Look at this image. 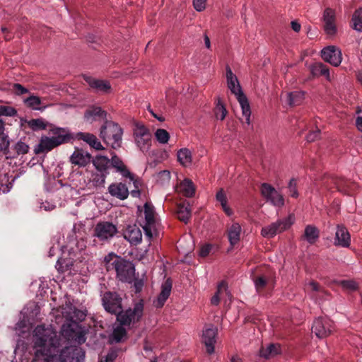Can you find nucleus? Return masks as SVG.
<instances>
[{
    "label": "nucleus",
    "instance_id": "f257e3e1",
    "mask_svg": "<svg viewBox=\"0 0 362 362\" xmlns=\"http://www.w3.org/2000/svg\"><path fill=\"white\" fill-rule=\"evenodd\" d=\"M35 346L40 348L35 355L41 362H83L84 350L78 346H67L61 349L59 354H54L59 344L55 333L38 325L34 329Z\"/></svg>",
    "mask_w": 362,
    "mask_h": 362
},
{
    "label": "nucleus",
    "instance_id": "f03ea898",
    "mask_svg": "<svg viewBox=\"0 0 362 362\" xmlns=\"http://www.w3.org/2000/svg\"><path fill=\"white\" fill-rule=\"evenodd\" d=\"M107 271L114 270L117 278L122 282H131L135 274L134 264L115 253H109L104 258Z\"/></svg>",
    "mask_w": 362,
    "mask_h": 362
},
{
    "label": "nucleus",
    "instance_id": "7ed1b4c3",
    "mask_svg": "<svg viewBox=\"0 0 362 362\" xmlns=\"http://www.w3.org/2000/svg\"><path fill=\"white\" fill-rule=\"evenodd\" d=\"M71 138L69 131L65 128L53 127L49 130V136H42L35 147L36 154L46 153L54 148L68 142Z\"/></svg>",
    "mask_w": 362,
    "mask_h": 362
},
{
    "label": "nucleus",
    "instance_id": "20e7f679",
    "mask_svg": "<svg viewBox=\"0 0 362 362\" xmlns=\"http://www.w3.org/2000/svg\"><path fill=\"white\" fill-rule=\"evenodd\" d=\"M227 86L230 92L236 96L242 110L245 122L250 124L251 110L247 98L244 94L237 76L233 73L229 66L226 67Z\"/></svg>",
    "mask_w": 362,
    "mask_h": 362
},
{
    "label": "nucleus",
    "instance_id": "39448f33",
    "mask_svg": "<svg viewBox=\"0 0 362 362\" xmlns=\"http://www.w3.org/2000/svg\"><path fill=\"white\" fill-rule=\"evenodd\" d=\"M122 128L112 121H105L101 127L100 136L112 148L120 147L122 136Z\"/></svg>",
    "mask_w": 362,
    "mask_h": 362
},
{
    "label": "nucleus",
    "instance_id": "423d86ee",
    "mask_svg": "<svg viewBox=\"0 0 362 362\" xmlns=\"http://www.w3.org/2000/svg\"><path fill=\"white\" fill-rule=\"evenodd\" d=\"M144 313V303L140 300L134 304L133 308L127 309L125 311L122 310L117 315V320L122 325L129 326L132 323L139 322Z\"/></svg>",
    "mask_w": 362,
    "mask_h": 362
},
{
    "label": "nucleus",
    "instance_id": "0eeeda50",
    "mask_svg": "<svg viewBox=\"0 0 362 362\" xmlns=\"http://www.w3.org/2000/svg\"><path fill=\"white\" fill-rule=\"evenodd\" d=\"M294 221V215L290 214L285 218L278 220L269 226L263 227L261 230V235L267 238H273L277 233L288 229L293 224Z\"/></svg>",
    "mask_w": 362,
    "mask_h": 362
},
{
    "label": "nucleus",
    "instance_id": "6e6552de",
    "mask_svg": "<svg viewBox=\"0 0 362 362\" xmlns=\"http://www.w3.org/2000/svg\"><path fill=\"white\" fill-rule=\"evenodd\" d=\"M134 137L136 146L143 152L149 150L151 146V134L142 123H136L134 128Z\"/></svg>",
    "mask_w": 362,
    "mask_h": 362
},
{
    "label": "nucleus",
    "instance_id": "1a4fd4ad",
    "mask_svg": "<svg viewBox=\"0 0 362 362\" xmlns=\"http://www.w3.org/2000/svg\"><path fill=\"white\" fill-rule=\"evenodd\" d=\"M145 221L142 224V228L145 235L151 241L156 232V223L155 218V210L153 206L146 202L144 206Z\"/></svg>",
    "mask_w": 362,
    "mask_h": 362
},
{
    "label": "nucleus",
    "instance_id": "9d476101",
    "mask_svg": "<svg viewBox=\"0 0 362 362\" xmlns=\"http://www.w3.org/2000/svg\"><path fill=\"white\" fill-rule=\"evenodd\" d=\"M261 194L267 202L277 207L284 205V199L281 193L268 183L261 185Z\"/></svg>",
    "mask_w": 362,
    "mask_h": 362
},
{
    "label": "nucleus",
    "instance_id": "9b49d317",
    "mask_svg": "<svg viewBox=\"0 0 362 362\" xmlns=\"http://www.w3.org/2000/svg\"><path fill=\"white\" fill-rule=\"evenodd\" d=\"M117 233V228L112 223L101 221L94 228V235L100 241H107Z\"/></svg>",
    "mask_w": 362,
    "mask_h": 362
},
{
    "label": "nucleus",
    "instance_id": "f8f14e48",
    "mask_svg": "<svg viewBox=\"0 0 362 362\" xmlns=\"http://www.w3.org/2000/svg\"><path fill=\"white\" fill-rule=\"evenodd\" d=\"M105 310L111 314H118L122 310V298L115 292H105L102 298Z\"/></svg>",
    "mask_w": 362,
    "mask_h": 362
},
{
    "label": "nucleus",
    "instance_id": "ddd939ff",
    "mask_svg": "<svg viewBox=\"0 0 362 362\" xmlns=\"http://www.w3.org/2000/svg\"><path fill=\"white\" fill-rule=\"evenodd\" d=\"M321 57L325 62L334 66H339L342 61L341 51L334 45L323 48L321 51Z\"/></svg>",
    "mask_w": 362,
    "mask_h": 362
},
{
    "label": "nucleus",
    "instance_id": "4468645a",
    "mask_svg": "<svg viewBox=\"0 0 362 362\" xmlns=\"http://www.w3.org/2000/svg\"><path fill=\"white\" fill-rule=\"evenodd\" d=\"M324 22V30L329 36H334L337 32L336 25V14L334 10L327 8L323 13L322 16Z\"/></svg>",
    "mask_w": 362,
    "mask_h": 362
},
{
    "label": "nucleus",
    "instance_id": "2eb2a0df",
    "mask_svg": "<svg viewBox=\"0 0 362 362\" xmlns=\"http://www.w3.org/2000/svg\"><path fill=\"white\" fill-rule=\"evenodd\" d=\"M332 332V322L329 319L317 318L312 327V332L318 338H325Z\"/></svg>",
    "mask_w": 362,
    "mask_h": 362
},
{
    "label": "nucleus",
    "instance_id": "dca6fc26",
    "mask_svg": "<svg viewBox=\"0 0 362 362\" xmlns=\"http://www.w3.org/2000/svg\"><path fill=\"white\" fill-rule=\"evenodd\" d=\"M217 329L214 327L206 328L203 330L202 342L206 347L208 354H211L214 351V344L216 341Z\"/></svg>",
    "mask_w": 362,
    "mask_h": 362
},
{
    "label": "nucleus",
    "instance_id": "f3484780",
    "mask_svg": "<svg viewBox=\"0 0 362 362\" xmlns=\"http://www.w3.org/2000/svg\"><path fill=\"white\" fill-rule=\"evenodd\" d=\"M91 155L82 149H76L70 157V162L78 167H86L90 163Z\"/></svg>",
    "mask_w": 362,
    "mask_h": 362
},
{
    "label": "nucleus",
    "instance_id": "a211bd4d",
    "mask_svg": "<svg viewBox=\"0 0 362 362\" xmlns=\"http://www.w3.org/2000/svg\"><path fill=\"white\" fill-rule=\"evenodd\" d=\"M111 165L123 177H129L131 180L134 181L135 187L138 188L137 180H134V175L129 171L122 160L115 154L112 155L111 158Z\"/></svg>",
    "mask_w": 362,
    "mask_h": 362
},
{
    "label": "nucleus",
    "instance_id": "6ab92c4d",
    "mask_svg": "<svg viewBox=\"0 0 362 362\" xmlns=\"http://www.w3.org/2000/svg\"><path fill=\"white\" fill-rule=\"evenodd\" d=\"M61 334L69 341H76L78 343L85 341V338L82 333L81 332L76 331L70 324L62 325Z\"/></svg>",
    "mask_w": 362,
    "mask_h": 362
},
{
    "label": "nucleus",
    "instance_id": "aec40b11",
    "mask_svg": "<svg viewBox=\"0 0 362 362\" xmlns=\"http://www.w3.org/2000/svg\"><path fill=\"white\" fill-rule=\"evenodd\" d=\"M124 238L132 245H138L142 240V233L136 225L128 226L124 232Z\"/></svg>",
    "mask_w": 362,
    "mask_h": 362
},
{
    "label": "nucleus",
    "instance_id": "412c9836",
    "mask_svg": "<svg viewBox=\"0 0 362 362\" xmlns=\"http://www.w3.org/2000/svg\"><path fill=\"white\" fill-rule=\"evenodd\" d=\"M350 243L351 238L348 230L344 226L338 225L334 239L335 245L348 247Z\"/></svg>",
    "mask_w": 362,
    "mask_h": 362
},
{
    "label": "nucleus",
    "instance_id": "4be33fe9",
    "mask_svg": "<svg viewBox=\"0 0 362 362\" xmlns=\"http://www.w3.org/2000/svg\"><path fill=\"white\" fill-rule=\"evenodd\" d=\"M108 192L112 197H117L120 200L126 199L129 194L128 187L122 182L111 184L108 187Z\"/></svg>",
    "mask_w": 362,
    "mask_h": 362
},
{
    "label": "nucleus",
    "instance_id": "5701e85b",
    "mask_svg": "<svg viewBox=\"0 0 362 362\" xmlns=\"http://www.w3.org/2000/svg\"><path fill=\"white\" fill-rule=\"evenodd\" d=\"M106 116L107 112L98 106L90 107L84 112V119L88 123H93L99 119H105Z\"/></svg>",
    "mask_w": 362,
    "mask_h": 362
},
{
    "label": "nucleus",
    "instance_id": "b1692460",
    "mask_svg": "<svg viewBox=\"0 0 362 362\" xmlns=\"http://www.w3.org/2000/svg\"><path fill=\"white\" fill-rule=\"evenodd\" d=\"M76 138L79 140H82L88 144L90 147L96 150L104 149L100 141L98 138L93 134L86 132H78L76 134Z\"/></svg>",
    "mask_w": 362,
    "mask_h": 362
},
{
    "label": "nucleus",
    "instance_id": "393cba45",
    "mask_svg": "<svg viewBox=\"0 0 362 362\" xmlns=\"http://www.w3.org/2000/svg\"><path fill=\"white\" fill-rule=\"evenodd\" d=\"M172 289V283L168 279L162 285L161 292L158 295L156 301L155 302V305L157 308H161L163 306L166 300L170 296V292Z\"/></svg>",
    "mask_w": 362,
    "mask_h": 362
},
{
    "label": "nucleus",
    "instance_id": "a878e982",
    "mask_svg": "<svg viewBox=\"0 0 362 362\" xmlns=\"http://www.w3.org/2000/svg\"><path fill=\"white\" fill-rule=\"evenodd\" d=\"M310 71L313 77L324 76L328 81L331 80L328 67L321 62H316L310 65Z\"/></svg>",
    "mask_w": 362,
    "mask_h": 362
},
{
    "label": "nucleus",
    "instance_id": "bb28decb",
    "mask_svg": "<svg viewBox=\"0 0 362 362\" xmlns=\"http://www.w3.org/2000/svg\"><path fill=\"white\" fill-rule=\"evenodd\" d=\"M86 81L91 88L98 91L109 93L111 90L110 83L106 81L95 79L91 77H87Z\"/></svg>",
    "mask_w": 362,
    "mask_h": 362
},
{
    "label": "nucleus",
    "instance_id": "cd10ccee",
    "mask_svg": "<svg viewBox=\"0 0 362 362\" xmlns=\"http://www.w3.org/2000/svg\"><path fill=\"white\" fill-rule=\"evenodd\" d=\"M178 191L187 197H192L195 193V187L192 181L185 179L177 187Z\"/></svg>",
    "mask_w": 362,
    "mask_h": 362
},
{
    "label": "nucleus",
    "instance_id": "c85d7f7f",
    "mask_svg": "<svg viewBox=\"0 0 362 362\" xmlns=\"http://www.w3.org/2000/svg\"><path fill=\"white\" fill-rule=\"evenodd\" d=\"M177 215L180 221L187 223L191 217V209L189 203H181L177 206Z\"/></svg>",
    "mask_w": 362,
    "mask_h": 362
},
{
    "label": "nucleus",
    "instance_id": "c756f323",
    "mask_svg": "<svg viewBox=\"0 0 362 362\" xmlns=\"http://www.w3.org/2000/svg\"><path fill=\"white\" fill-rule=\"evenodd\" d=\"M305 98V93L300 90L290 92L286 94V101L290 106L300 105Z\"/></svg>",
    "mask_w": 362,
    "mask_h": 362
},
{
    "label": "nucleus",
    "instance_id": "7c9ffc66",
    "mask_svg": "<svg viewBox=\"0 0 362 362\" xmlns=\"http://www.w3.org/2000/svg\"><path fill=\"white\" fill-rule=\"evenodd\" d=\"M303 236L310 244H314L319 238L320 232L315 226L308 225L305 228Z\"/></svg>",
    "mask_w": 362,
    "mask_h": 362
},
{
    "label": "nucleus",
    "instance_id": "2f4dec72",
    "mask_svg": "<svg viewBox=\"0 0 362 362\" xmlns=\"http://www.w3.org/2000/svg\"><path fill=\"white\" fill-rule=\"evenodd\" d=\"M241 232L240 226L235 223H233L228 230V239L231 245H236L240 240Z\"/></svg>",
    "mask_w": 362,
    "mask_h": 362
},
{
    "label": "nucleus",
    "instance_id": "473e14b6",
    "mask_svg": "<svg viewBox=\"0 0 362 362\" xmlns=\"http://www.w3.org/2000/svg\"><path fill=\"white\" fill-rule=\"evenodd\" d=\"M119 324L117 327H115L113 329V332L110 337V339L112 342L119 343L122 341L127 337V330Z\"/></svg>",
    "mask_w": 362,
    "mask_h": 362
},
{
    "label": "nucleus",
    "instance_id": "72a5a7b5",
    "mask_svg": "<svg viewBox=\"0 0 362 362\" xmlns=\"http://www.w3.org/2000/svg\"><path fill=\"white\" fill-rule=\"evenodd\" d=\"M110 159L105 156H97L93 160V163L99 172H105L110 164Z\"/></svg>",
    "mask_w": 362,
    "mask_h": 362
},
{
    "label": "nucleus",
    "instance_id": "f704fd0d",
    "mask_svg": "<svg viewBox=\"0 0 362 362\" xmlns=\"http://www.w3.org/2000/svg\"><path fill=\"white\" fill-rule=\"evenodd\" d=\"M177 160L183 166H189L191 165L192 158V153L187 148H181L177 153Z\"/></svg>",
    "mask_w": 362,
    "mask_h": 362
},
{
    "label": "nucleus",
    "instance_id": "c9c22d12",
    "mask_svg": "<svg viewBox=\"0 0 362 362\" xmlns=\"http://www.w3.org/2000/svg\"><path fill=\"white\" fill-rule=\"evenodd\" d=\"M66 307L69 310L66 311V308H63L62 314L64 317H66L68 320L74 321L77 319H79V315L81 316L83 315V313L80 310H76L71 305H68Z\"/></svg>",
    "mask_w": 362,
    "mask_h": 362
},
{
    "label": "nucleus",
    "instance_id": "e433bc0d",
    "mask_svg": "<svg viewBox=\"0 0 362 362\" xmlns=\"http://www.w3.org/2000/svg\"><path fill=\"white\" fill-rule=\"evenodd\" d=\"M216 200L218 202H220L224 212L228 216L232 215L233 211H232L231 209L227 205V197H226L225 192H223V190L222 189H220L217 192V194L216 195Z\"/></svg>",
    "mask_w": 362,
    "mask_h": 362
},
{
    "label": "nucleus",
    "instance_id": "4c0bfd02",
    "mask_svg": "<svg viewBox=\"0 0 362 362\" xmlns=\"http://www.w3.org/2000/svg\"><path fill=\"white\" fill-rule=\"evenodd\" d=\"M279 351V346L278 345L271 344L266 348H262L260 350V356L265 358H269L276 355Z\"/></svg>",
    "mask_w": 362,
    "mask_h": 362
},
{
    "label": "nucleus",
    "instance_id": "58836bf2",
    "mask_svg": "<svg viewBox=\"0 0 362 362\" xmlns=\"http://www.w3.org/2000/svg\"><path fill=\"white\" fill-rule=\"evenodd\" d=\"M228 111L220 98H218L216 105L214 108V115L216 119L223 120Z\"/></svg>",
    "mask_w": 362,
    "mask_h": 362
},
{
    "label": "nucleus",
    "instance_id": "ea45409f",
    "mask_svg": "<svg viewBox=\"0 0 362 362\" xmlns=\"http://www.w3.org/2000/svg\"><path fill=\"white\" fill-rule=\"evenodd\" d=\"M28 127L33 131H39L45 129L47 127V123L42 118L32 119L28 122Z\"/></svg>",
    "mask_w": 362,
    "mask_h": 362
},
{
    "label": "nucleus",
    "instance_id": "a19ab883",
    "mask_svg": "<svg viewBox=\"0 0 362 362\" xmlns=\"http://www.w3.org/2000/svg\"><path fill=\"white\" fill-rule=\"evenodd\" d=\"M223 291H225L226 295L230 296V293L228 290L227 284L224 281H222L218 284L217 292L214 294V296L211 299V304H213L214 305H218V303L220 302L219 294L221 293Z\"/></svg>",
    "mask_w": 362,
    "mask_h": 362
},
{
    "label": "nucleus",
    "instance_id": "79ce46f5",
    "mask_svg": "<svg viewBox=\"0 0 362 362\" xmlns=\"http://www.w3.org/2000/svg\"><path fill=\"white\" fill-rule=\"evenodd\" d=\"M106 175L104 172L93 173L90 179V182L93 187H102L105 182Z\"/></svg>",
    "mask_w": 362,
    "mask_h": 362
},
{
    "label": "nucleus",
    "instance_id": "37998d69",
    "mask_svg": "<svg viewBox=\"0 0 362 362\" xmlns=\"http://www.w3.org/2000/svg\"><path fill=\"white\" fill-rule=\"evenodd\" d=\"M334 184L339 192L346 194L354 183L344 178H338L335 180Z\"/></svg>",
    "mask_w": 362,
    "mask_h": 362
},
{
    "label": "nucleus",
    "instance_id": "c03bdc74",
    "mask_svg": "<svg viewBox=\"0 0 362 362\" xmlns=\"http://www.w3.org/2000/svg\"><path fill=\"white\" fill-rule=\"evenodd\" d=\"M25 105L33 110H40L41 107V100L38 96L31 95L23 100Z\"/></svg>",
    "mask_w": 362,
    "mask_h": 362
},
{
    "label": "nucleus",
    "instance_id": "a18cd8bd",
    "mask_svg": "<svg viewBox=\"0 0 362 362\" xmlns=\"http://www.w3.org/2000/svg\"><path fill=\"white\" fill-rule=\"evenodd\" d=\"M353 28L361 31L362 30V7L356 10L352 16Z\"/></svg>",
    "mask_w": 362,
    "mask_h": 362
},
{
    "label": "nucleus",
    "instance_id": "49530a36",
    "mask_svg": "<svg viewBox=\"0 0 362 362\" xmlns=\"http://www.w3.org/2000/svg\"><path fill=\"white\" fill-rule=\"evenodd\" d=\"M155 137L160 144H165L170 139V134L164 129H158L155 132Z\"/></svg>",
    "mask_w": 362,
    "mask_h": 362
},
{
    "label": "nucleus",
    "instance_id": "de8ad7c7",
    "mask_svg": "<svg viewBox=\"0 0 362 362\" xmlns=\"http://www.w3.org/2000/svg\"><path fill=\"white\" fill-rule=\"evenodd\" d=\"M338 285L347 291H354L358 288V284L354 280H343L337 282Z\"/></svg>",
    "mask_w": 362,
    "mask_h": 362
},
{
    "label": "nucleus",
    "instance_id": "09e8293b",
    "mask_svg": "<svg viewBox=\"0 0 362 362\" xmlns=\"http://www.w3.org/2000/svg\"><path fill=\"white\" fill-rule=\"evenodd\" d=\"M16 115L17 110L14 107L11 106L0 105V117H13Z\"/></svg>",
    "mask_w": 362,
    "mask_h": 362
},
{
    "label": "nucleus",
    "instance_id": "8fccbe9b",
    "mask_svg": "<svg viewBox=\"0 0 362 362\" xmlns=\"http://www.w3.org/2000/svg\"><path fill=\"white\" fill-rule=\"evenodd\" d=\"M307 286L313 291L317 292L322 295H328V293L325 289H323L317 282L315 281H311L308 283Z\"/></svg>",
    "mask_w": 362,
    "mask_h": 362
},
{
    "label": "nucleus",
    "instance_id": "3c124183",
    "mask_svg": "<svg viewBox=\"0 0 362 362\" xmlns=\"http://www.w3.org/2000/svg\"><path fill=\"white\" fill-rule=\"evenodd\" d=\"M14 148L18 155L25 154L28 152L29 146L24 142L18 141L16 144Z\"/></svg>",
    "mask_w": 362,
    "mask_h": 362
},
{
    "label": "nucleus",
    "instance_id": "603ef678",
    "mask_svg": "<svg viewBox=\"0 0 362 362\" xmlns=\"http://www.w3.org/2000/svg\"><path fill=\"white\" fill-rule=\"evenodd\" d=\"M117 357V352L115 350H111L105 356L102 357L99 362H114Z\"/></svg>",
    "mask_w": 362,
    "mask_h": 362
},
{
    "label": "nucleus",
    "instance_id": "864d4df0",
    "mask_svg": "<svg viewBox=\"0 0 362 362\" xmlns=\"http://www.w3.org/2000/svg\"><path fill=\"white\" fill-rule=\"evenodd\" d=\"M288 190L290 195L292 197L296 198L298 196V193L296 189V180L291 179L288 184Z\"/></svg>",
    "mask_w": 362,
    "mask_h": 362
},
{
    "label": "nucleus",
    "instance_id": "5fc2aeb1",
    "mask_svg": "<svg viewBox=\"0 0 362 362\" xmlns=\"http://www.w3.org/2000/svg\"><path fill=\"white\" fill-rule=\"evenodd\" d=\"M320 130L316 129L315 130L311 131L308 133L306 136V139L308 142H313L320 138Z\"/></svg>",
    "mask_w": 362,
    "mask_h": 362
},
{
    "label": "nucleus",
    "instance_id": "6e6d98bb",
    "mask_svg": "<svg viewBox=\"0 0 362 362\" xmlns=\"http://www.w3.org/2000/svg\"><path fill=\"white\" fill-rule=\"evenodd\" d=\"M206 0H193V6L196 11H202L206 8Z\"/></svg>",
    "mask_w": 362,
    "mask_h": 362
},
{
    "label": "nucleus",
    "instance_id": "4d7b16f0",
    "mask_svg": "<svg viewBox=\"0 0 362 362\" xmlns=\"http://www.w3.org/2000/svg\"><path fill=\"white\" fill-rule=\"evenodd\" d=\"M13 88L15 90V93L18 95H21L28 93V90L20 83H14Z\"/></svg>",
    "mask_w": 362,
    "mask_h": 362
},
{
    "label": "nucleus",
    "instance_id": "13d9d810",
    "mask_svg": "<svg viewBox=\"0 0 362 362\" xmlns=\"http://www.w3.org/2000/svg\"><path fill=\"white\" fill-rule=\"evenodd\" d=\"M267 284V281L264 276H259L255 281V284L257 291L262 289Z\"/></svg>",
    "mask_w": 362,
    "mask_h": 362
},
{
    "label": "nucleus",
    "instance_id": "bf43d9fd",
    "mask_svg": "<svg viewBox=\"0 0 362 362\" xmlns=\"http://www.w3.org/2000/svg\"><path fill=\"white\" fill-rule=\"evenodd\" d=\"M210 250H211V247L209 245L202 246L199 251V255L201 257H204L209 255V253L210 252Z\"/></svg>",
    "mask_w": 362,
    "mask_h": 362
},
{
    "label": "nucleus",
    "instance_id": "052dcab7",
    "mask_svg": "<svg viewBox=\"0 0 362 362\" xmlns=\"http://www.w3.org/2000/svg\"><path fill=\"white\" fill-rule=\"evenodd\" d=\"M144 286V282L141 279H136L135 281H134V287L135 288V291L136 293H139L141 291L142 288Z\"/></svg>",
    "mask_w": 362,
    "mask_h": 362
},
{
    "label": "nucleus",
    "instance_id": "680f3d73",
    "mask_svg": "<svg viewBox=\"0 0 362 362\" xmlns=\"http://www.w3.org/2000/svg\"><path fill=\"white\" fill-rule=\"evenodd\" d=\"M1 30L2 33L5 34L4 39L6 41L11 40L13 38V36L9 34V31L7 28L2 26Z\"/></svg>",
    "mask_w": 362,
    "mask_h": 362
},
{
    "label": "nucleus",
    "instance_id": "e2e57ef3",
    "mask_svg": "<svg viewBox=\"0 0 362 362\" xmlns=\"http://www.w3.org/2000/svg\"><path fill=\"white\" fill-rule=\"evenodd\" d=\"M291 28L296 33L300 30L301 25L297 21H293L291 23Z\"/></svg>",
    "mask_w": 362,
    "mask_h": 362
},
{
    "label": "nucleus",
    "instance_id": "0e129e2a",
    "mask_svg": "<svg viewBox=\"0 0 362 362\" xmlns=\"http://www.w3.org/2000/svg\"><path fill=\"white\" fill-rule=\"evenodd\" d=\"M357 129L362 132V117H358L356 120Z\"/></svg>",
    "mask_w": 362,
    "mask_h": 362
},
{
    "label": "nucleus",
    "instance_id": "69168bd1",
    "mask_svg": "<svg viewBox=\"0 0 362 362\" xmlns=\"http://www.w3.org/2000/svg\"><path fill=\"white\" fill-rule=\"evenodd\" d=\"M204 43H205L206 47L208 49H210V47H211L210 39L206 34L204 35Z\"/></svg>",
    "mask_w": 362,
    "mask_h": 362
},
{
    "label": "nucleus",
    "instance_id": "338daca9",
    "mask_svg": "<svg viewBox=\"0 0 362 362\" xmlns=\"http://www.w3.org/2000/svg\"><path fill=\"white\" fill-rule=\"evenodd\" d=\"M140 194L141 192L139 189H135L131 192V194L134 197H139L140 196Z\"/></svg>",
    "mask_w": 362,
    "mask_h": 362
},
{
    "label": "nucleus",
    "instance_id": "774afa93",
    "mask_svg": "<svg viewBox=\"0 0 362 362\" xmlns=\"http://www.w3.org/2000/svg\"><path fill=\"white\" fill-rule=\"evenodd\" d=\"M160 175L163 177H165L168 180H169L170 177V172L167 171V170H163V171L160 172Z\"/></svg>",
    "mask_w": 362,
    "mask_h": 362
}]
</instances>
